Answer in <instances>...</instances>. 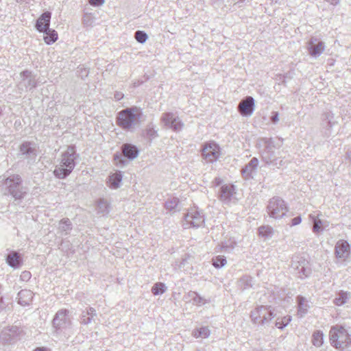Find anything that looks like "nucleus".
Instances as JSON below:
<instances>
[{
	"label": "nucleus",
	"mask_w": 351,
	"mask_h": 351,
	"mask_svg": "<svg viewBox=\"0 0 351 351\" xmlns=\"http://www.w3.org/2000/svg\"><path fill=\"white\" fill-rule=\"evenodd\" d=\"M183 300L186 302H192L193 304L197 306H201L207 302L204 298L200 296L197 292L192 291L184 295Z\"/></svg>",
	"instance_id": "nucleus-24"
},
{
	"label": "nucleus",
	"mask_w": 351,
	"mask_h": 351,
	"mask_svg": "<svg viewBox=\"0 0 351 351\" xmlns=\"http://www.w3.org/2000/svg\"><path fill=\"white\" fill-rule=\"evenodd\" d=\"M350 298V294L349 293L341 291L338 293L337 297L334 300V303L337 306H341L346 304Z\"/></svg>",
	"instance_id": "nucleus-36"
},
{
	"label": "nucleus",
	"mask_w": 351,
	"mask_h": 351,
	"mask_svg": "<svg viewBox=\"0 0 351 351\" xmlns=\"http://www.w3.org/2000/svg\"><path fill=\"white\" fill-rule=\"evenodd\" d=\"M34 293L32 291L28 289H23L18 293V302L22 306L29 305L32 299Z\"/></svg>",
	"instance_id": "nucleus-25"
},
{
	"label": "nucleus",
	"mask_w": 351,
	"mask_h": 351,
	"mask_svg": "<svg viewBox=\"0 0 351 351\" xmlns=\"http://www.w3.org/2000/svg\"><path fill=\"white\" fill-rule=\"evenodd\" d=\"M215 185L219 186L221 183V180L219 178H215L214 180Z\"/></svg>",
	"instance_id": "nucleus-53"
},
{
	"label": "nucleus",
	"mask_w": 351,
	"mask_h": 351,
	"mask_svg": "<svg viewBox=\"0 0 351 351\" xmlns=\"http://www.w3.org/2000/svg\"><path fill=\"white\" fill-rule=\"evenodd\" d=\"M30 276H31L30 272L24 271L21 276L25 279H29L30 278Z\"/></svg>",
	"instance_id": "nucleus-51"
},
{
	"label": "nucleus",
	"mask_w": 351,
	"mask_h": 351,
	"mask_svg": "<svg viewBox=\"0 0 351 351\" xmlns=\"http://www.w3.org/2000/svg\"><path fill=\"white\" fill-rule=\"evenodd\" d=\"M185 223L183 224L185 228L190 227H199L204 222L203 213L195 208H191L184 216Z\"/></svg>",
	"instance_id": "nucleus-12"
},
{
	"label": "nucleus",
	"mask_w": 351,
	"mask_h": 351,
	"mask_svg": "<svg viewBox=\"0 0 351 351\" xmlns=\"http://www.w3.org/2000/svg\"><path fill=\"white\" fill-rule=\"evenodd\" d=\"M25 0H17L18 2L25 1Z\"/></svg>",
	"instance_id": "nucleus-57"
},
{
	"label": "nucleus",
	"mask_w": 351,
	"mask_h": 351,
	"mask_svg": "<svg viewBox=\"0 0 351 351\" xmlns=\"http://www.w3.org/2000/svg\"><path fill=\"white\" fill-rule=\"evenodd\" d=\"M291 321V316L287 315L281 319L277 318L275 322V326L279 329H283L286 327Z\"/></svg>",
	"instance_id": "nucleus-38"
},
{
	"label": "nucleus",
	"mask_w": 351,
	"mask_h": 351,
	"mask_svg": "<svg viewBox=\"0 0 351 351\" xmlns=\"http://www.w3.org/2000/svg\"><path fill=\"white\" fill-rule=\"evenodd\" d=\"M43 33L45 34L44 40L47 45H51L58 40V33L54 29L48 28L47 31Z\"/></svg>",
	"instance_id": "nucleus-32"
},
{
	"label": "nucleus",
	"mask_w": 351,
	"mask_h": 351,
	"mask_svg": "<svg viewBox=\"0 0 351 351\" xmlns=\"http://www.w3.org/2000/svg\"><path fill=\"white\" fill-rule=\"evenodd\" d=\"M167 290L165 285L162 282H157L152 288V293L154 295L164 293Z\"/></svg>",
	"instance_id": "nucleus-40"
},
{
	"label": "nucleus",
	"mask_w": 351,
	"mask_h": 351,
	"mask_svg": "<svg viewBox=\"0 0 351 351\" xmlns=\"http://www.w3.org/2000/svg\"><path fill=\"white\" fill-rule=\"evenodd\" d=\"M73 227L69 219H62L59 222L58 231L64 235H68Z\"/></svg>",
	"instance_id": "nucleus-28"
},
{
	"label": "nucleus",
	"mask_w": 351,
	"mask_h": 351,
	"mask_svg": "<svg viewBox=\"0 0 351 351\" xmlns=\"http://www.w3.org/2000/svg\"><path fill=\"white\" fill-rule=\"evenodd\" d=\"M123 97L124 95L121 92H116L114 95V97L117 101L121 100V99L123 98Z\"/></svg>",
	"instance_id": "nucleus-49"
},
{
	"label": "nucleus",
	"mask_w": 351,
	"mask_h": 351,
	"mask_svg": "<svg viewBox=\"0 0 351 351\" xmlns=\"http://www.w3.org/2000/svg\"><path fill=\"white\" fill-rule=\"evenodd\" d=\"M122 180V174L121 171L113 173L109 178V182L110 186L113 189H117L119 186L120 183Z\"/></svg>",
	"instance_id": "nucleus-34"
},
{
	"label": "nucleus",
	"mask_w": 351,
	"mask_h": 351,
	"mask_svg": "<svg viewBox=\"0 0 351 351\" xmlns=\"http://www.w3.org/2000/svg\"><path fill=\"white\" fill-rule=\"evenodd\" d=\"M298 309V315L302 317H304L309 308V306L307 303L306 298L303 296L299 295L297 297Z\"/></svg>",
	"instance_id": "nucleus-27"
},
{
	"label": "nucleus",
	"mask_w": 351,
	"mask_h": 351,
	"mask_svg": "<svg viewBox=\"0 0 351 351\" xmlns=\"http://www.w3.org/2000/svg\"><path fill=\"white\" fill-rule=\"evenodd\" d=\"M134 37L137 42L141 44L145 43L148 38L147 34L145 32L140 30H138L135 32Z\"/></svg>",
	"instance_id": "nucleus-42"
},
{
	"label": "nucleus",
	"mask_w": 351,
	"mask_h": 351,
	"mask_svg": "<svg viewBox=\"0 0 351 351\" xmlns=\"http://www.w3.org/2000/svg\"><path fill=\"white\" fill-rule=\"evenodd\" d=\"M138 149L136 146L125 143L121 146V153H116L114 155V163L119 167H123L128 164V160L135 159L138 155Z\"/></svg>",
	"instance_id": "nucleus-7"
},
{
	"label": "nucleus",
	"mask_w": 351,
	"mask_h": 351,
	"mask_svg": "<svg viewBox=\"0 0 351 351\" xmlns=\"http://www.w3.org/2000/svg\"><path fill=\"white\" fill-rule=\"evenodd\" d=\"M97 212L101 215H108L110 212V205L107 200L99 199L97 204Z\"/></svg>",
	"instance_id": "nucleus-29"
},
{
	"label": "nucleus",
	"mask_w": 351,
	"mask_h": 351,
	"mask_svg": "<svg viewBox=\"0 0 351 351\" xmlns=\"http://www.w3.org/2000/svg\"><path fill=\"white\" fill-rule=\"evenodd\" d=\"M301 221H302V218L300 216L295 217L291 219V226H297V225L300 224L301 223Z\"/></svg>",
	"instance_id": "nucleus-47"
},
{
	"label": "nucleus",
	"mask_w": 351,
	"mask_h": 351,
	"mask_svg": "<svg viewBox=\"0 0 351 351\" xmlns=\"http://www.w3.org/2000/svg\"><path fill=\"white\" fill-rule=\"evenodd\" d=\"M93 23V18L90 15H85L83 18V23L85 25H90Z\"/></svg>",
	"instance_id": "nucleus-46"
},
{
	"label": "nucleus",
	"mask_w": 351,
	"mask_h": 351,
	"mask_svg": "<svg viewBox=\"0 0 351 351\" xmlns=\"http://www.w3.org/2000/svg\"><path fill=\"white\" fill-rule=\"evenodd\" d=\"M291 268L300 278H304L311 273L308 262L302 256H294L291 261Z\"/></svg>",
	"instance_id": "nucleus-11"
},
{
	"label": "nucleus",
	"mask_w": 351,
	"mask_h": 351,
	"mask_svg": "<svg viewBox=\"0 0 351 351\" xmlns=\"http://www.w3.org/2000/svg\"><path fill=\"white\" fill-rule=\"evenodd\" d=\"M238 110L242 116H250L254 110V99L247 96L242 99L238 106Z\"/></svg>",
	"instance_id": "nucleus-20"
},
{
	"label": "nucleus",
	"mask_w": 351,
	"mask_h": 351,
	"mask_svg": "<svg viewBox=\"0 0 351 351\" xmlns=\"http://www.w3.org/2000/svg\"><path fill=\"white\" fill-rule=\"evenodd\" d=\"M235 245V241L229 240L226 242H222L220 245V249L224 252H230L234 248Z\"/></svg>",
	"instance_id": "nucleus-41"
},
{
	"label": "nucleus",
	"mask_w": 351,
	"mask_h": 351,
	"mask_svg": "<svg viewBox=\"0 0 351 351\" xmlns=\"http://www.w3.org/2000/svg\"><path fill=\"white\" fill-rule=\"evenodd\" d=\"M258 233L261 237L271 238L273 235L274 230L269 226H263L258 228Z\"/></svg>",
	"instance_id": "nucleus-37"
},
{
	"label": "nucleus",
	"mask_w": 351,
	"mask_h": 351,
	"mask_svg": "<svg viewBox=\"0 0 351 351\" xmlns=\"http://www.w3.org/2000/svg\"><path fill=\"white\" fill-rule=\"evenodd\" d=\"M321 226H322L321 220L318 219H315L313 221V231L314 232H319V230H322Z\"/></svg>",
	"instance_id": "nucleus-44"
},
{
	"label": "nucleus",
	"mask_w": 351,
	"mask_h": 351,
	"mask_svg": "<svg viewBox=\"0 0 351 351\" xmlns=\"http://www.w3.org/2000/svg\"><path fill=\"white\" fill-rule=\"evenodd\" d=\"M3 114V109L0 107V117Z\"/></svg>",
	"instance_id": "nucleus-56"
},
{
	"label": "nucleus",
	"mask_w": 351,
	"mask_h": 351,
	"mask_svg": "<svg viewBox=\"0 0 351 351\" xmlns=\"http://www.w3.org/2000/svg\"><path fill=\"white\" fill-rule=\"evenodd\" d=\"M212 262L213 265L217 269L223 267L227 263L226 257L222 255H219L214 257L212 260Z\"/></svg>",
	"instance_id": "nucleus-39"
},
{
	"label": "nucleus",
	"mask_w": 351,
	"mask_h": 351,
	"mask_svg": "<svg viewBox=\"0 0 351 351\" xmlns=\"http://www.w3.org/2000/svg\"><path fill=\"white\" fill-rule=\"evenodd\" d=\"M71 319L69 315V311L67 309H60L55 315L52 325L55 329V332L58 333V331L62 328H66L71 325Z\"/></svg>",
	"instance_id": "nucleus-10"
},
{
	"label": "nucleus",
	"mask_w": 351,
	"mask_h": 351,
	"mask_svg": "<svg viewBox=\"0 0 351 351\" xmlns=\"http://www.w3.org/2000/svg\"><path fill=\"white\" fill-rule=\"evenodd\" d=\"M144 135L149 141H152V139L155 138L158 136V134H157V131L155 130L152 126L149 125L147 128Z\"/></svg>",
	"instance_id": "nucleus-43"
},
{
	"label": "nucleus",
	"mask_w": 351,
	"mask_h": 351,
	"mask_svg": "<svg viewBox=\"0 0 351 351\" xmlns=\"http://www.w3.org/2000/svg\"><path fill=\"white\" fill-rule=\"evenodd\" d=\"M160 119L167 128L171 129L174 132H179L183 128V122L178 116L173 112L163 113Z\"/></svg>",
	"instance_id": "nucleus-14"
},
{
	"label": "nucleus",
	"mask_w": 351,
	"mask_h": 351,
	"mask_svg": "<svg viewBox=\"0 0 351 351\" xmlns=\"http://www.w3.org/2000/svg\"><path fill=\"white\" fill-rule=\"evenodd\" d=\"M5 308V304L2 296H0V312Z\"/></svg>",
	"instance_id": "nucleus-50"
},
{
	"label": "nucleus",
	"mask_w": 351,
	"mask_h": 351,
	"mask_svg": "<svg viewBox=\"0 0 351 351\" xmlns=\"http://www.w3.org/2000/svg\"><path fill=\"white\" fill-rule=\"evenodd\" d=\"M324 343V334L321 330H316L312 335V343L313 346L319 348Z\"/></svg>",
	"instance_id": "nucleus-35"
},
{
	"label": "nucleus",
	"mask_w": 351,
	"mask_h": 351,
	"mask_svg": "<svg viewBox=\"0 0 351 351\" xmlns=\"http://www.w3.org/2000/svg\"><path fill=\"white\" fill-rule=\"evenodd\" d=\"M51 13L49 11L43 12L37 19L36 28L40 32H45L49 28Z\"/></svg>",
	"instance_id": "nucleus-22"
},
{
	"label": "nucleus",
	"mask_w": 351,
	"mask_h": 351,
	"mask_svg": "<svg viewBox=\"0 0 351 351\" xmlns=\"http://www.w3.org/2000/svg\"><path fill=\"white\" fill-rule=\"evenodd\" d=\"M6 263L10 267L17 269L22 265L23 259L19 252L11 251L6 256Z\"/></svg>",
	"instance_id": "nucleus-23"
},
{
	"label": "nucleus",
	"mask_w": 351,
	"mask_h": 351,
	"mask_svg": "<svg viewBox=\"0 0 351 351\" xmlns=\"http://www.w3.org/2000/svg\"><path fill=\"white\" fill-rule=\"evenodd\" d=\"M266 211L270 218L280 219L288 212V207L282 199L274 197L268 202Z\"/></svg>",
	"instance_id": "nucleus-8"
},
{
	"label": "nucleus",
	"mask_w": 351,
	"mask_h": 351,
	"mask_svg": "<svg viewBox=\"0 0 351 351\" xmlns=\"http://www.w3.org/2000/svg\"><path fill=\"white\" fill-rule=\"evenodd\" d=\"M335 254L339 261H346L350 254V244L344 240L338 241L335 245Z\"/></svg>",
	"instance_id": "nucleus-17"
},
{
	"label": "nucleus",
	"mask_w": 351,
	"mask_h": 351,
	"mask_svg": "<svg viewBox=\"0 0 351 351\" xmlns=\"http://www.w3.org/2000/svg\"><path fill=\"white\" fill-rule=\"evenodd\" d=\"M180 200L177 197H172L168 199L165 203V207L167 210L169 211L176 212L177 210H179Z\"/></svg>",
	"instance_id": "nucleus-31"
},
{
	"label": "nucleus",
	"mask_w": 351,
	"mask_h": 351,
	"mask_svg": "<svg viewBox=\"0 0 351 351\" xmlns=\"http://www.w3.org/2000/svg\"><path fill=\"white\" fill-rule=\"evenodd\" d=\"M274 308L271 306H257L251 311L250 317L253 324L261 326H267L274 318Z\"/></svg>",
	"instance_id": "nucleus-6"
},
{
	"label": "nucleus",
	"mask_w": 351,
	"mask_h": 351,
	"mask_svg": "<svg viewBox=\"0 0 351 351\" xmlns=\"http://www.w3.org/2000/svg\"><path fill=\"white\" fill-rule=\"evenodd\" d=\"M258 166V160L254 157L250 161L242 168L241 172L243 178L245 180H250L254 178L256 175V170Z\"/></svg>",
	"instance_id": "nucleus-21"
},
{
	"label": "nucleus",
	"mask_w": 351,
	"mask_h": 351,
	"mask_svg": "<svg viewBox=\"0 0 351 351\" xmlns=\"http://www.w3.org/2000/svg\"><path fill=\"white\" fill-rule=\"evenodd\" d=\"M326 1L333 5H336L339 3V0H326Z\"/></svg>",
	"instance_id": "nucleus-52"
},
{
	"label": "nucleus",
	"mask_w": 351,
	"mask_h": 351,
	"mask_svg": "<svg viewBox=\"0 0 351 351\" xmlns=\"http://www.w3.org/2000/svg\"><path fill=\"white\" fill-rule=\"evenodd\" d=\"M36 155L35 143L26 141L20 145L19 156L21 158L28 160H34Z\"/></svg>",
	"instance_id": "nucleus-19"
},
{
	"label": "nucleus",
	"mask_w": 351,
	"mask_h": 351,
	"mask_svg": "<svg viewBox=\"0 0 351 351\" xmlns=\"http://www.w3.org/2000/svg\"><path fill=\"white\" fill-rule=\"evenodd\" d=\"M270 119L272 123L276 124L279 121V113L278 112H272Z\"/></svg>",
	"instance_id": "nucleus-45"
},
{
	"label": "nucleus",
	"mask_w": 351,
	"mask_h": 351,
	"mask_svg": "<svg viewBox=\"0 0 351 351\" xmlns=\"http://www.w3.org/2000/svg\"><path fill=\"white\" fill-rule=\"evenodd\" d=\"M219 154V147L213 142L206 143L202 151V157L209 163L216 161Z\"/></svg>",
	"instance_id": "nucleus-15"
},
{
	"label": "nucleus",
	"mask_w": 351,
	"mask_h": 351,
	"mask_svg": "<svg viewBox=\"0 0 351 351\" xmlns=\"http://www.w3.org/2000/svg\"><path fill=\"white\" fill-rule=\"evenodd\" d=\"M3 184L16 201L21 200L27 193V188L22 186V179L19 175L13 174L8 176Z\"/></svg>",
	"instance_id": "nucleus-4"
},
{
	"label": "nucleus",
	"mask_w": 351,
	"mask_h": 351,
	"mask_svg": "<svg viewBox=\"0 0 351 351\" xmlns=\"http://www.w3.org/2000/svg\"><path fill=\"white\" fill-rule=\"evenodd\" d=\"M141 113L137 108H128L118 113L117 125L123 130H130L136 125L140 119Z\"/></svg>",
	"instance_id": "nucleus-5"
},
{
	"label": "nucleus",
	"mask_w": 351,
	"mask_h": 351,
	"mask_svg": "<svg viewBox=\"0 0 351 351\" xmlns=\"http://www.w3.org/2000/svg\"><path fill=\"white\" fill-rule=\"evenodd\" d=\"M235 194V188L233 184H223L219 189V198L223 204H229L234 199Z\"/></svg>",
	"instance_id": "nucleus-18"
},
{
	"label": "nucleus",
	"mask_w": 351,
	"mask_h": 351,
	"mask_svg": "<svg viewBox=\"0 0 351 351\" xmlns=\"http://www.w3.org/2000/svg\"><path fill=\"white\" fill-rule=\"evenodd\" d=\"M23 335V330L16 326L4 328L0 333V342L12 343L17 341Z\"/></svg>",
	"instance_id": "nucleus-13"
},
{
	"label": "nucleus",
	"mask_w": 351,
	"mask_h": 351,
	"mask_svg": "<svg viewBox=\"0 0 351 351\" xmlns=\"http://www.w3.org/2000/svg\"><path fill=\"white\" fill-rule=\"evenodd\" d=\"M330 344L335 348L344 351L351 346V336L341 325L331 327L329 332Z\"/></svg>",
	"instance_id": "nucleus-3"
},
{
	"label": "nucleus",
	"mask_w": 351,
	"mask_h": 351,
	"mask_svg": "<svg viewBox=\"0 0 351 351\" xmlns=\"http://www.w3.org/2000/svg\"><path fill=\"white\" fill-rule=\"evenodd\" d=\"M307 49L311 56L317 58L325 50V43L316 37H312L307 43Z\"/></svg>",
	"instance_id": "nucleus-16"
},
{
	"label": "nucleus",
	"mask_w": 351,
	"mask_h": 351,
	"mask_svg": "<svg viewBox=\"0 0 351 351\" xmlns=\"http://www.w3.org/2000/svg\"><path fill=\"white\" fill-rule=\"evenodd\" d=\"M258 145H263L264 148L260 151L261 159L267 165L276 168H280L286 165L280 152L276 154L275 149H279L281 143H276L272 138H263L259 140Z\"/></svg>",
	"instance_id": "nucleus-1"
},
{
	"label": "nucleus",
	"mask_w": 351,
	"mask_h": 351,
	"mask_svg": "<svg viewBox=\"0 0 351 351\" xmlns=\"http://www.w3.org/2000/svg\"><path fill=\"white\" fill-rule=\"evenodd\" d=\"M210 335V330L207 326L195 328L192 332V335L195 338H208Z\"/></svg>",
	"instance_id": "nucleus-30"
},
{
	"label": "nucleus",
	"mask_w": 351,
	"mask_h": 351,
	"mask_svg": "<svg viewBox=\"0 0 351 351\" xmlns=\"http://www.w3.org/2000/svg\"><path fill=\"white\" fill-rule=\"evenodd\" d=\"M78 158L75 147L68 146L60 156L59 164L53 171L54 176L58 179H64L69 176L75 167V160Z\"/></svg>",
	"instance_id": "nucleus-2"
},
{
	"label": "nucleus",
	"mask_w": 351,
	"mask_h": 351,
	"mask_svg": "<svg viewBox=\"0 0 351 351\" xmlns=\"http://www.w3.org/2000/svg\"><path fill=\"white\" fill-rule=\"evenodd\" d=\"M89 3L92 5L99 6L104 3V0H89Z\"/></svg>",
	"instance_id": "nucleus-48"
},
{
	"label": "nucleus",
	"mask_w": 351,
	"mask_h": 351,
	"mask_svg": "<svg viewBox=\"0 0 351 351\" xmlns=\"http://www.w3.org/2000/svg\"><path fill=\"white\" fill-rule=\"evenodd\" d=\"M97 316L96 311L93 307H88L86 311H83L80 315V322L82 324H88L91 322L94 317Z\"/></svg>",
	"instance_id": "nucleus-26"
},
{
	"label": "nucleus",
	"mask_w": 351,
	"mask_h": 351,
	"mask_svg": "<svg viewBox=\"0 0 351 351\" xmlns=\"http://www.w3.org/2000/svg\"><path fill=\"white\" fill-rule=\"evenodd\" d=\"M20 80L17 87L20 92L32 90L37 86L36 76L29 70H25L20 73Z\"/></svg>",
	"instance_id": "nucleus-9"
},
{
	"label": "nucleus",
	"mask_w": 351,
	"mask_h": 351,
	"mask_svg": "<svg viewBox=\"0 0 351 351\" xmlns=\"http://www.w3.org/2000/svg\"><path fill=\"white\" fill-rule=\"evenodd\" d=\"M34 351H48V349L44 347L37 348Z\"/></svg>",
	"instance_id": "nucleus-54"
},
{
	"label": "nucleus",
	"mask_w": 351,
	"mask_h": 351,
	"mask_svg": "<svg viewBox=\"0 0 351 351\" xmlns=\"http://www.w3.org/2000/svg\"><path fill=\"white\" fill-rule=\"evenodd\" d=\"M252 278L250 276H243L238 281V286L244 290L252 287Z\"/></svg>",
	"instance_id": "nucleus-33"
},
{
	"label": "nucleus",
	"mask_w": 351,
	"mask_h": 351,
	"mask_svg": "<svg viewBox=\"0 0 351 351\" xmlns=\"http://www.w3.org/2000/svg\"><path fill=\"white\" fill-rule=\"evenodd\" d=\"M246 0H234V4H237V3H243L245 2Z\"/></svg>",
	"instance_id": "nucleus-55"
}]
</instances>
